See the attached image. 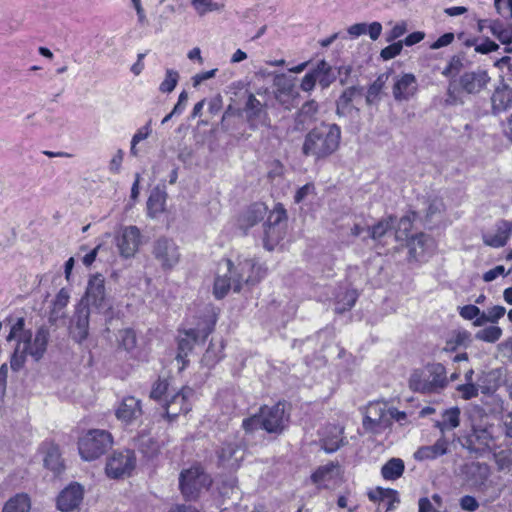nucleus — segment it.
Returning a JSON list of instances; mask_svg holds the SVG:
<instances>
[{
    "label": "nucleus",
    "instance_id": "nucleus-1",
    "mask_svg": "<svg viewBox=\"0 0 512 512\" xmlns=\"http://www.w3.org/2000/svg\"><path fill=\"white\" fill-rule=\"evenodd\" d=\"M227 273L217 276L214 281L213 294L217 299L224 298L232 288L238 293L243 284L255 285L261 279L260 267L253 259H244L237 265L227 259L225 262Z\"/></svg>",
    "mask_w": 512,
    "mask_h": 512
},
{
    "label": "nucleus",
    "instance_id": "nucleus-2",
    "mask_svg": "<svg viewBox=\"0 0 512 512\" xmlns=\"http://www.w3.org/2000/svg\"><path fill=\"white\" fill-rule=\"evenodd\" d=\"M289 421L290 413L286 410V402L278 401L272 406L262 405L257 413L243 419L241 427L246 436H251L258 430L280 435L288 428Z\"/></svg>",
    "mask_w": 512,
    "mask_h": 512
},
{
    "label": "nucleus",
    "instance_id": "nucleus-3",
    "mask_svg": "<svg viewBox=\"0 0 512 512\" xmlns=\"http://www.w3.org/2000/svg\"><path fill=\"white\" fill-rule=\"evenodd\" d=\"M341 128L335 123L321 122L304 138L302 153L315 161L324 160L334 154L341 142Z\"/></svg>",
    "mask_w": 512,
    "mask_h": 512
},
{
    "label": "nucleus",
    "instance_id": "nucleus-4",
    "mask_svg": "<svg viewBox=\"0 0 512 512\" xmlns=\"http://www.w3.org/2000/svg\"><path fill=\"white\" fill-rule=\"evenodd\" d=\"M491 81L486 69L477 67L475 70L465 71L458 79H450L446 92V103L449 105H463V94L477 95L485 90Z\"/></svg>",
    "mask_w": 512,
    "mask_h": 512
},
{
    "label": "nucleus",
    "instance_id": "nucleus-5",
    "mask_svg": "<svg viewBox=\"0 0 512 512\" xmlns=\"http://www.w3.org/2000/svg\"><path fill=\"white\" fill-rule=\"evenodd\" d=\"M449 383L446 368L441 363H428L423 369H416L409 378V387L422 394L440 393Z\"/></svg>",
    "mask_w": 512,
    "mask_h": 512
},
{
    "label": "nucleus",
    "instance_id": "nucleus-6",
    "mask_svg": "<svg viewBox=\"0 0 512 512\" xmlns=\"http://www.w3.org/2000/svg\"><path fill=\"white\" fill-rule=\"evenodd\" d=\"M113 445L110 432L101 429H91L79 439L78 450L82 459L95 460L104 455Z\"/></svg>",
    "mask_w": 512,
    "mask_h": 512
},
{
    "label": "nucleus",
    "instance_id": "nucleus-7",
    "mask_svg": "<svg viewBox=\"0 0 512 512\" xmlns=\"http://www.w3.org/2000/svg\"><path fill=\"white\" fill-rule=\"evenodd\" d=\"M266 217L267 220L263 223V246L268 251H272L283 239L284 230L281 224L287 220V212L283 204L277 203Z\"/></svg>",
    "mask_w": 512,
    "mask_h": 512
},
{
    "label": "nucleus",
    "instance_id": "nucleus-8",
    "mask_svg": "<svg viewBox=\"0 0 512 512\" xmlns=\"http://www.w3.org/2000/svg\"><path fill=\"white\" fill-rule=\"evenodd\" d=\"M211 485L210 477L200 466L183 470L179 477V488L187 500H194L203 489Z\"/></svg>",
    "mask_w": 512,
    "mask_h": 512
},
{
    "label": "nucleus",
    "instance_id": "nucleus-9",
    "mask_svg": "<svg viewBox=\"0 0 512 512\" xmlns=\"http://www.w3.org/2000/svg\"><path fill=\"white\" fill-rule=\"evenodd\" d=\"M89 308L94 307L98 312H106L111 309V303L106 297L105 279L101 274L90 277L85 296L81 299Z\"/></svg>",
    "mask_w": 512,
    "mask_h": 512
},
{
    "label": "nucleus",
    "instance_id": "nucleus-10",
    "mask_svg": "<svg viewBox=\"0 0 512 512\" xmlns=\"http://www.w3.org/2000/svg\"><path fill=\"white\" fill-rule=\"evenodd\" d=\"M243 118L251 131H256L260 127H270L271 119L266 109L254 94L249 93L243 106Z\"/></svg>",
    "mask_w": 512,
    "mask_h": 512
},
{
    "label": "nucleus",
    "instance_id": "nucleus-11",
    "mask_svg": "<svg viewBox=\"0 0 512 512\" xmlns=\"http://www.w3.org/2000/svg\"><path fill=\"white\" fill-rule=\"evenodd\" d=\"M135 464L136 458L133 451L114 452L107 460L105 471L109 478L119 479L130 476Z\"/></svg>",
    "mask_w": 512,
    "mask_h": 512
},
{
    "label": "nucleus",
    "instance_id": "nucleus-12",
    "mask_svg": "<svg viewBox=\"0 0 512 512\" xmlns=\"http://www.w3.org/2000/svg\"><path fill=\"white\" fill-rule=\"evenodd\" d=\"M152 254L164 270H171L180 261V251L177 244L169 238L161 237L153 244Z\"/></svg>",
    "mask_w": 512,
    "mask_h": 512
},
{
    "label": "nucleus",
    "instance_id": "nucleus-13",
    "mask_svg": "<svg viewBox=\"0 0 512 512\" xmlns=\"http://www.w3.org/2000/svg\"><path fill=\"white\" fill-rule=\"evenodd\" d=\"M90 308L80 301L75 306L74 314L70 319L69 334L78 344H82L89 336Z\"/></svg>",
    "mask_w": 512,
    "mask_h": 512
},
{
    "label": "nucleus",
    "instance_id": "nucleus-14",
    "mask_svg": "<svg viewBox=\"0 0 512 512\" xmlns=\"http://www.w3.org/2000/svg\"><path fill=\"white\" fill-rule=\"evenodd\" d=\"M194 395V390L184 387L179 391H173L169 397L164 399L163 407L167 417L173 419L179 414H186L191 410L190 398Z\"/></svg>",
    "mask_w": 512,
    "mask_h": 512
},
{
    "label": "nucleus",
    "instance_id": "nucleus-15",
    "mask_svg": "<svg viewBox=\"0 0 512 512\" xmlns=\"http://www.w3.org/2000/svg\"><path fill=\"white\" fill-rule=\"evenodd\" d=\"M493 440L492 433L488 428L473 427L471 433L464 438L462 446L470 453L482 456L491 450Z\"/></svg>",
    "mask_w": 512,
    "mask_h": 512
},
{
    "label": "nucleus",
    "instance_id": "nucleus-16",
    "mask_svg": "<svg viewBox=\"0 0 512 512\" xmlns=\"http://www.w3.org/2000/svg\"><path fill=\"white\" fill-rule=\"evenodd\" d=\"M274 98L285 109H290L293 100L298 96L294 80L285 74L274 77Z\"/></svg>",
    "mask_w": 512,
    "mask_h": 512
},
{
    "label": "nucleus",
    "instance_id": "nucleus-17",
    "mask_svg": "<svg viewBox=\"0 0 512 512\" xmlns=\"http://www.w3.org/2000/svg\"><path fill=\"white\" fill-rule=\"evenodd\" d=\"M84 489L77 483H71L65 487L57 497V508L61 512H71L79 507L83 500Z\"/></svg>",
    "mask_w": 512,
    "mask_h": 512
},
{
    "label": "nucleus",
    "instance_id": "nucleus-18",
    "mask_svg": "<svg viewBox=\"0 0 512 512\" xmlns=\"http://www.w3.org/2000/svg\"><path fill=\"white\" fill-rule=\"evenodd\" d=\"M140 230L136 226L125 227L117 237V247L120 255L124 258H130L135 255L140 245Z\"/></svg>",
    "mask_w": 512,
    "mask_h": 512
},
{
    "label": "nucleus",
    "instance_id": "nucleus-19",
    "mask_svg": "<svg viewBox=\"0 0 512 512\" xmlns=\"http://www.w3.org/2000/svg\"><path fill=\"white\" fill-rule=\"evenodd\" d=\"M268 213V207L262 202L249 205L238 217V227L247 234L248 230L262 222Z\"/></svg>",
    "mask_w": 512,
    "mask_h": 512
},
{
    "label": "nucleus",
    "instance_id": "nucleus-20",
    "mask_svg": "<svg viewBox=\"0 0 512 512\" xmlns=\"http://www.w3.org/2000/svg\"><path fill=\"white\" fill-rule=\"evenodd\" d=\"M364 93V87L360 85H352L345 88L336 100V114L339 117H346L353 111L359 112V109L353 105V101L357 97H361Z\"/></svg>",
    "mask_w": 512,
    "mask_h": 512
},
{
    "label": "nucleus",
    "instance_id": "nucleus-21",
    "mask_svg": "<svg viewBox=\"0 0 512 512\" xmlns=\"http://www.w3.org/2000/svg\"><path fill=\"white\" fill-rule=\"evenodd\" d=\"M465 473L477 491L484 492L487 489V481L491 474L488 464L472 462L466 466Z\"/></svg>",
    "mask_w": 512,
    "mask_h": 512
},
{
    "label": "nucleus",
    "instance_id": "nucleus-22",
    "mask_svg": "<svg viewBox=\"0 0 512 512\" xmlns=\"http://www.w3.org/2000/svg\"><path fill=\"white\" fill-rule=\"evenodd\" d=\"M417 80L414 74L405 73L399 77L392 89L393 97L396 101H407L417 91Z\"/></svg>",
    "mask_w": 512,
    "mask_h": 512
},
{
    "label": "nucleus",
    "instance_id": "nucleus-23",
    "mask_svg": "<svg viewBox=\"0 0 512 512\" xmlns=\"http://www.w3.org/2000/svg\"><path fill=\"white\" fill-rule=\"evenodd\" d=\"M431 246L432 239L427 234L421 232L412 235L407 239V248L410 260L421 261Z\"/></svg>",
    "mask_w": 512,
    "mask_h": 512
},
{
    "label": "nucleus",
    "instance_id": "nucleus-24",
    "mask_svg": "<svg viewBox=\"0 0 512 512\" xmlns=\"http://www.w3.org/2000/svg\"><path fill=\"white\" fill-rule=\"evenodd\" d=\"M449 440L445 436L440 438L429 446H421L414 453V458L418 461L434 460L448 453Z\"/></svg>",
    "mask_w": 512,
    "mask_h": 512
},
{
    "label": "nucleus",
    "instance_id": "nucleus-25",
    "mask_svg": "<svg viewBox=\"0 0 512 512\" xmlns=\"http://www.w3.org/2000/svg\"><path fill=\"white\" fill-rule=\"evenodd\" d=\"M141 415V402L133 396L125 397L116 410L117 418L126 423H131Z\"/></svg>",
    "mask_w": 512,
    "mask_h": 512
},
{
    "label": "nucleus",
    "instance_id": "nucleus-26",
    "mask_svg": "<svg viewBox=\"0 0 512 512\" xmlns=\"http://www.w3.org/2000/svg\"><path fill=\"white\" fill-rule=\"evenodd\" d=\"M199 332L196 329H189L184 332V336H179L176 360L182 363V369L188 363L187 357L193 350L195 343L198 341Z\"/></svg>",
    "mask_w": 512,
    "mask_h": 512
},
{
    "label": "nucleus",
    "instance_id": "nucleus-27",
    "mask_svg": "<svg viewBox=\"0 0 512 512\" xmlns=\"http://www.w3.org/2000/svg\"><path fill=\"white\" fill-rule=\"evenodd\" d=\"M493 114H499L512 107V88L504 84L497 87L491 96Z\"/></svg>",
    "mask_w": 512,
    "mask_h": 512
},
{
    "label": "nucleus",
    "instance_id": "nucleus-28",
    "mask_svg": "<svg viewBox=\"0 0 512 512\" xmlns=\"http://www.w3.org/2000/svg\"><path fill=\"white\" fill-rule=\"evenodd\" d=\"M50 338V331L46 326H40L35 334L33 341L31 342V348H29L30 356L35 360L39 361L44 356L47 345Z\"/></svg>",
    "mask_w": 512,
    "mask_h": 512
},
{
    "label": "nucleus",
    "instance_id": "nucleus-29",
    "mask_svg": "<svg viewBox=\"0 0 512 512\" xmlns=\"http://www.w3.org/2000/svg\"><path fill=\"white\" fill-rule=\"evenodd\" d=\"M501 376L502 373L499 369L482 372L477 379L481 392L486 395L495 392L500 387Z\"/></svg>",
    "mask_w": 512,
    "mask_h": 512
},
{
    "label": "nucleus",
    "instance_id": "nucleus-30",
    "mask_svg": "<svg viewBox=\"0 0 512 512\" xmlns=\"http://www.w3.org/2000/svg\"><path fill=\"white\" fill-rule=\"evenodd\" d=\"M312 70L322 89H327L337 78L332 66L325 60L318 61Z\"/></svg>",
    "mask_w": 512,
    "mask_h": 512
},
{
    "label": "nucleus",
    "instance_id": "nucleus-31",
    "mask_svg": "<svg viewBox=\"0 0 512 512\" xmlns=\"http://www.w3.org/2000/svg\"><path fill=\"white\" fill-rule=\"evenodd\" d=\"M388 79L387 74H380L373 83H371L365 94V103L368 106H377L381 101V93Z\"/></svg>",
    "mask_w": 512,
    "mask_h": 512
},
{
    "label": "nucleus",
    "instance_id": "nucleus-32",
    "mask_svg": "<svg viewBox=\"0 0 512 512\" xmlns=\"http://www.w3.org/2000/svg\"><path fill=\"white\" fill-rule=\"evenodd\" d=\"M358 299V292L355 289H346L343 293L336 296L335 312L342 314L349 311Z\"/></svg>",
    "mask_w": 512,
    "mask_h": 512
},
{
    "label": "nucleus",
    "instance_id": "nucleus-33",
    "mask_svg": "<svg viewBox=\"0 0 512 512\" xmlns=\"http://www.w3.org/2000/svg\"><path fill=\"white\" fill-rule=\"evenodd\" d=\"M31 501L26 493H18L4 505L2 512H29Z\"/></svg>",
    "mask_w": 512,
    "mask_h": 512
},
{
    "label": "nucleus",
    "instance_id": "nucleus-34",
    "mask_svg": "<svg viewBox=\"0 0 512 512\" xmlns=\"http://www.w3.org/2000/svg\"><path fill=\"white\" fill-rule=\"evenodd\" d=\"M404 461L400 458H391L381 468L382 477L385 480H396L404 472Z\"/></svg>",
    "mask_w": 512,
    "mask_h": 512
},
{
    "label": "nucleus",
    "instance_id": "nucleus-35",
    "mask_svg": "<svg viewBox=\"0 0 512 512\" xmlns=\"http://www.w3.org/2000/svg\"><path fill=\"white\" fill-rule=\"evenodd\" d=\"M165 193L156 189L151 192L147 200V214L151 218L157 217L164 211L165 206Z\"/></svg>",
    "mask_w": 512,
    "mask_h": 512
},
{
    "label": "nucleus",
    "instance_id": "nucleus-36",
    "mask_svg": "<svg viewBox=\"0 0 512 512\" xmlns=\"http://www.w3.org/2000/svg\"><path fill=\"white\" fill-rule=\"evenodd\" d=\"M470 342L471 333L467 330H458L446 341L443 351L455 352L460 347L466 348Z\"/></svg>",
    "mask_w": 512,
    "mask_h": 512
},
{
    "label": "nucleus",
    "instance_id": "nucleus-37",
    "mask_svg": "<svg viewBox=\"0 0 512 512\" xmlns=\"http://www.w3.org/2000/svg\"><path fill=\"white\" fill-rule=\"evenodd\" d=\"M368 497L371 501H387V509H392L395 502L399 503L398 493L396 490L391 488L377 487L368 493Z\"/></svg>",
    "mask_w": 512,
    "mask_h": 512
},
{
    "label": "nucleus",
    "instance_id": "nucleus-38",
    "mask_svg": "<svg viewBox=\"0 0 512 512\" xmlns=\"http://www.w3.org/2000/svg\"><path fill=\"white\" fill-rule=\"evenodd\" d=\"M396 224V217L389 216L387 218L381 219L378 223L373 225L372 227L367 228L368 237L373 240L381 239L386 233L394 228Z\"/></svg>",
    "mask_w": 512,
    "mask_h": 512
},
{
    "label": "nucleus",
    "instance_id": "nucleus-39",
    "mask_svg": "<svg viewBox=\"0 0 512 512\" xmlns=\"http://www.w3.org/2000/svg\"><path fill=\"white\" fill-rule=\"evenodd\" d=\"M464 57L461 55H453L441 74L448 79H458L457 75L461 72L464 67Z\"/></svg>",
    "mask_w": 512,
    "mask_h": 512
},
{
    "label": "nucleus",
    "instance_id": "nucleus-40",
    "mask_svg": "<svg viewBox=\"0 0 512 512\" xmlns=\"http://www.w3.org/2000/svg\"><path fill=\"white\" fill-rule=\"evenodd\" d=\"M238 447L233 443H225L217 452L219 461L225 465L229 464L233 466L235 463H238L239 458L236 456L238 452Z\"/></svg>",
    "mask_w": 512,
    "mask_h": 512
},
{
    "label": "nucleus",
    "instance_id": "nucleus-41",
    "mask_svg": "<svg viewBox=\"0 0 512 512\" xmlns=\"http://www.w3.org/2000/svg\"><path fill=\"white\" fill-rule=\"evenodd\" d=\"M171 393L172 391L170 390V383L168 379L159 377L152 386L150 397L164 403V399L169 397Z\"/></svg>",
    "mask_w": 512,
    "mask_h": 512
},
{
    "label": "nucleus",
    "instance_id": "nucleus-42",
    "mask_svg": "<svg viewBox=\"0 0 512 512\" xmlns=\"http://www.w3.org/2000/svg\"><path fill=\"white\" fill-rule=\"evenodd\" d=\"M244 125V118H231L230 120H221L222 131L229 133L231 136L240 139L244 136L242 128Z\"/></svg>",
    "mask_w": 512,
    "mask_h": 512
},
{
    "label": "nucleus",
    "instance_id": "nucleus-43",
    "mask_svg": "<svg viewBox=\"0 0 512 512\" xmlns=\"http://www.w3.org/2000/svg\"><path fill=\"white\" fill-rule=\"evenodd\" d=\"M44 465L47 469L53 471L55 475H59L64 470L61 456L55 448L47 452L44 458Z\"/></svg>",
    "mask_w": 512,
    "mask_h": 512
},
{
    "label": "nucleus",
    "instance_id": "nucleus-44",
    "mask_svg": "<svg viewBox=\"0 0 512 512\" xmlns=\"http://www.w3.org/2000/svg\"><path fill=\"white\" fill-rule=\"evenodd\" d=\"M28 355H30V351L26 348H22L21 344L17 343L10 358L11 369L17 372L23 368Z\"/></svg>",
    "mask_w": 512,
    "mask_h": 512
},
{
    "label": "nucleus",
    "instance_id": "nucleus-45",
    "mask_svg": "<svg viewBox=\"0 0 512 512\" xmlns=\"http://www.w3.org/2000/svg\"><path fill=\"white\" fill-rule=\"evenodd\" d=\"M180 79L179 72L174 69H166L165 78L159 85V91L162 93H171L177 86Z\"/></svg>",
    "mask_w": 512,
    "mask_h": 512
},
{
    "label": "nucleus",
    "instance_id": "nucleus-46",
    "mask_svg": "<svg viewBox=\"0 0 512 512\" xmlns=\"http://www.w3.org/2000/svg\"><path fill=\"white\" fill-rule=\"evenodd\" d=\"M502 336V329L498 326H489L482 330H479L475 334L477 340H481L487 343H495Z\"/></svg>",
    "mask_w": 512,
    "mask_h": 512
},
{
    "label": "nucleus",
    "instance_id": "nucleus-47",
    "mask_svg": "<svg viewBox=\"0 0 512 512\" xmlns=\"http://www.w3.org/2000/svg\"><path fill=\"white\" fill-rule=\"evenodd\" d=\"M119 345L126 351H130L136 347L137 339L133 329L127 328L119 331Z\"/></svg>",
    "mask_w": 512,
    "mask_h": 512
},
{
    "label": "nucleus",
    "instance_id": "nucleus-48",
    "mask_svg": "<svg viewBox=\"0 0 512 512\" xmlns=\"http://www.w3.org/2000/svg\"><path fill=\"white\" fill-rule=\"evenodd\" d=\"M364 416H370V418L377 421L391 422L390 418H388L385 405L378 402L370 403Z\"/></svg>",
    "mask_w": 512,
    "mask_h": 512
},
{
    "label": "nucleus",
    "instance_id": "nucleus-49",
    "mask_svg": "<svg viewBox=\"0 0 512 512\" xmlns=\"http://www.w3.org/2000/svg\"><path fill=\"white\" fill-rule=\"evenodd\" d=\"M337 468V464L333 462L324 466H320L312 475L311 480L315 484H319L331 479L332 472Z\"/></svg>",
    "mask_w": 512,
    "mask_h": 512
},
{
    "label": "nucleus",
    "instance_id": "nucleus-50",
    "mask_svg": "<svg viewBox=\"0 0 512 512\" xmlns=\"http://www.w3.org/2000/svg\"><path fill=\"white\" fill-rule=\"evenodd\" d=\"M363 428L366 432H370L373 434H379L383 432L385 429L391 426V422H385V421H377L370 416H364L363 422H362Z\"/></svg>",
    "mask_w": 512,
    "mask_h": 512
},
{
    "label": "nucleus",
    "instance_id": "nucleus-51",
    "mask_svg": "<svg viewBox=\"0 0 512 512\" xmlns=\"http://www.w3.org/2000/svg\"><path fill=\"white\" fill-rule=\"evenodd\" d=\"M442 420L451 430L457 428L460 425V409L458 407H451L444 410Z\"/></svg>",
    "mask_w": 512,
    "mask_h": 512
},
{
    "label": "nucleus",
    "instance_id": "nucleus-52",
    "mask_svg": "<svg viewBox=\"0 0 512 512\" xmlns=\"http://www.w3.org/2000/svg\"><path fill=\"white\" fill-rule=\"evenodd\" d=\"M319 106L315 100L306 101L300 108L298 116L301 121L312 119L318 112Z\"/></svg>",
    "mask_w": 512,
    "mask_h": 512
},
{
    "label": "nucleus",
    "instance_id": "nucleus-53",
    "mask_svg": "<svg viewBox=\"0 0 512 512\" xmlns=\"http://www.w3.org/2000/svg\"><path fill=\"white\" fill-rule=\"evenodd\" d=\"M139 450L146 456L152 457L158 451V445L152 438L141 437L139 439Z\"/></svg>",
    "mask_w": 512,
    "mask_h": 512
},
{
    "label": "nucleus",
    "instance_id": "nucleus-54",
    "mask_svg": "<svg viewBox=\"0 0 512 512\" xmlns=\"http://www.w3.org/2000/svg\"><path fill=\"white\" fill-rule=\"evenodd\" d=\"M403 48V42H393L392 44L383 48L380 52V56L383 60H390L398 56Z\"/></svg>",
    "mask_w": 512,
    "mask_h": 512
},
{
    "label": "nucleus",
    "instance_id": "nucleus-55",
    "mask_svg": "<svg viewBox=\"0 0 512 512\" xmlns=\"http://www.w3.org/2000/svg\"><path fill=\"white\" fill-rule=\"evenodd\" d=\"M191 4L199 15L218 10V5L212 0H192Z\"/></svg>",
    "mask_w": 512,
    "mask_h": 512
},
{
    "label": "nucleus",
    "instance_id": "nucleus-56",
    "mask_svg": "<svg viewBox=\"0 0 512 512\" xmlns=\"http://www.w3.org/2000/svg\"><path fill=\"white\" fill-rule=\"evenodd\" d=\"M478 383H465L458 385L457 390L461 393L462 398L465 400H470L478 396L479 391Z\"/></svg>",
    "mask_w": 512,
    "mask_h": 512
},
{
    "label": "nucleus",
    "instance_id": "nucleus-57",
    "mask_svg": "<svg viewBox=\"0 0 512 512\" xmlns=\"http://www.w3.org/2000/svg\"><path fill=\"white\" fill-rule=\"evenodd\" d=\"M343 445V439L337 435L322 440V448L326 453L336 452Z\"/></svg>",
    "mask_w": 512,
    "mask_h": 512
},
{
    "label": "nucleus",
    "instance_id": "nucleus-58",
    "mask_svg": "<svg viewBox=\"0 0 512 512\" xmlns=\"http://www.w3.org/2000/svg\"><path fill=\"white\" fill-rule=\"evenodd\" d=\"M459 506L464 511L474 512L479 508V503L474 496L464 495L459 500Z\"/></svg>",
    "mask_w": 512,
    "mask_h": 512
},
{
    "label": "nucleus",
    "instance_id": "nucleus-59",
    "mask_svg": "<svg viewBox=\"0 0 512 512\" xmlns=\"http://www.w3.org/2000/svg\"><path fill=\"white\" fill-rule=\"evenodd\" d=\"M317 84L312 68L304 75L300 83V89L303 92H311Z\"/></svg>",
    "mask_w": 512,
    "mask_h": 512
},
{
    "label": "nucleus",
    "instance_id": "nucleus-60",
    "mask_svg": "<svg viewBox=\"0 0 512 512\" xmlns=\"http://www.w3.org/2000/svg\"><path fill=\"white\" fill-rule=\"evenodd\" d=\"M407 32V24L405 21H401L394 25V27L387 34L386 40L388 42H392L401 36H403Z\"/></svg>",
    "mask_w": 512,
    "mask_h": 512
},
{
    "label": "nucleus",
    "instance_id": "nucleus-61",
    "mask_svg": "<svg viewBox=\"0 0 512 512\" xmlns=\"http://www.w3.org/2000/svg\"><path fill=\"white\" fill-rule=\"evenodd\" d=\"M443 208H444V204L441 200H439V199L431 200L429 202V205H428V208L426 211V220L431 221L436 214L441 213Z\"/></svg>",
    "mask_w": 512,
    "mask_h": 512
},
{
    "label": "nucleus",
    "instance_id": "nucleus-62",
    "mask_svg": "<svg viewBox=\"0 0 512 512\" xmlns=\"http://www.w3.org/2000/svg\"><path fill=\"white\" fill-rule=\"evenodd\" d=\"M459 314L466 320H474L480 314V308L476 305H465L459 308Z\"/></svg>",
    "mask_w": 512,
    "mask_h": 512
},
{
    "label": "nucleus",
    "instance_id": "nucleus-63",
    "mask_svg": "<svg viewBox=\"0 0 512 512\" xmlns=\"http://www.w3.org/2000/svg\"><path fill=\"white\" fill-rule=\"evenodd\" d=\"M499 45L489 38H485L484 41L475 46V51L480 54H488L490 52L497 51Z\"/></svg>",
    "mask_w": 512,
    "mask_h": 512
},
{
    "label": "nucleus",
    "instance_id": "nucleus-64",
    "mask_svg": "<svg viewBox=\"0 0 512 512\" xmlns=\"http://www.w3.org/2000/svg\"><path fill=\"white\" fill-rule=\"evenodd\" d=\"M69 299V292L65 288H62L55 296V299L53 301V307H56L57 309L60 310H64V308L69 303Z\"/></svg>",
    "mask_w": 512,
    "mask_h": 512
}]
</instances>
